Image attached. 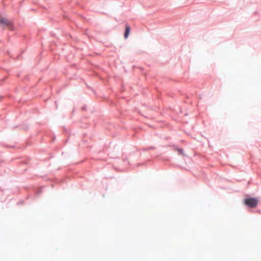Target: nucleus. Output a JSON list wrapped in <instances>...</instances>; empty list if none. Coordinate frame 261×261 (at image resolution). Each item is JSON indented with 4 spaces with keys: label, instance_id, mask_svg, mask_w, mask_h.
<instances>
[{
    "label": "nucleus",
    "instance_id": "f257e3e1",
    "mask_svg": "<svg viewBox=\"0 0 261 261\" xmlns=\"http://www.w3.org/2000/svg\"><path fill=\"white\" fill-rule=\"evenodd\" d=\"M244 203L246 205L248 206L251 207H255L258 203V201L255 198H249L245 199Z\"/></svg>",
    "mask_w": 261,
    "mask_h": 261
},
{
    "label": "nucleus",
    "instance_id": "20e7f679",
    "mask_svg": "<svg viewBox=\"0 0 261 261\" xmlns=\"http://www.w3.org/2000/svg\"><path fill=\"white\" fill-rule=\"evenodd\" d=\"M177 151L180 153H182V149H177Z\"/></svg>",
    "mask_w": 261,
    "mask_h": 261
},
{
    "label": "nucleus",
    "instance_id": "f03ea898",
    "mask_svg": "<svg viewBox=\"0 0 261 261\" xmlns=\"http://www.w3.org/2000/svg\"><path fill=\"white\" fill-rule=\"evenodd\" d=\"M130 33V27L128 25L126 24L125 25V31L124 32V36L125 39H126L129 34Z\"/></svg>",
    "mask_w": 261,
    "mask_h": 261
},
{
    "label": "nucleus",
    "instance_id": "7ed1b4c3",
    "mask_svg": "<svg viewBox=\"0 0 261 261\" xmlns=\"http://www.w3.org/2000/svg\"><path fill=\"white\" fill-rule=\"evenodd\" d=\"M0 23L3 24L5 25H9L10 23L7 19L1 18L0 19Z\"/></svg>",
    "mask_w": 261,
    "mask_h": 261
}]
</instances>
